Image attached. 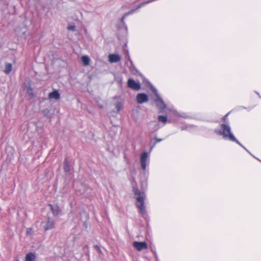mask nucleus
Wrapping results in <instances>:
<instances>
[{
	"instance_id": "6ab92c4d",
	"label": "nucleus",
	"mask_w": 261,
	"mask_h": 261,
	"mask_svg": "<svg viewBox=\"0 0 261 261\" xmlns=\"http://www.w3.org/2000/svg\"><path fill=\"white\" fill-rule=\"evenodd\" d=\"M12 69V65L11 63H7L5 65V68L4 70V72L6 74H9L11 72Z\"/></svg>"
},
{
	"instance_id": "c756f323",
	"label": "nucleus",
	"mask_w": 261,
	"mask_h": 261,
	"mask_svg": "<svg viewBox=\"0 0 261 261\" xmlns=\"http://www.w3.org/2000/svg\"><path fill=\"white\" fill-rule=\"evenodd\" d=\"M247 150L248 151H247V152H248L249 153H250V154H251V155L253 156V157H254V155H252V154L250 152V151H249L247 149Z\"/></svg>"
},
{
	"instance_id": "f3484780",
	"label": "nucleus",
	"mask_w": 261,
	"mask_h": 261,
	"mask_svg": "<svg viewBox=\"0 0 261 261\" xmlns=\"http://www.w3.org/2000/svg\"><path fill=\"white\" fill-rule=\"evenodd\" d=\"M81 61L84 66H88L90 64V59L87 56H83L81 57Z\"/></svg>"
},
{
	"instance_id": "393cba45",
	"label": "nucleus",
	"mask_w": 261,
	"mask_h": 261,
	"mask_svg": "<svg viewBox=\"0 0 261 261\" xmlns=\"http://www.w3.org/2000/svg\"><path fill=\"white\" fill-rule=\"evenodd\" d=\"M68 29L69 30L75 31V27L74 25H69V26L68 27Z\"/></svg>"
},
{
	"instance_id": "0eeeda50",
	"label": "nucleus",
	"mask_w": 261,
	"mask_h": 261,
	"mask_svg": "<svg viewBox=\"0 0 261 261\" xmlns=\"http://www.w3.org/2000/svg\"><path fill=\"white\" fill-rule=\"evenodd\" d=\"M42 224L44 230L46 231L53 228L54 227L55 223V221L53 219L50 218H47L46 220L43 221L42 223Z\"/></svg>"
},
{
	"instance_id": "a211bd4d",
	"label": "nucleus",
	"mask_w": 261,
	"mask_h": 261,
	"mask_svg": "<svg viewBox=\"0 0 261 261\" xmlns=\"http://www.w3.org/2000/svg\"><path fill=\"white\" fill-rule=\"evenodd\" d=\"M159 122H161L165 125L168 122L167 117L166 116L159 115L158 117Z\"/></svg>"
},
{
	"instance_id": "f03ea898",
	"label": "nucleus",
	"mask_w": 261,
	"mask_h": 261,
	"mask_svg": "<svg viewBox=\"0 0 261 261\" xmlns=\"http://www.w3.org/2000/svg\"><path fill=\"white\" fill-rule=\"evenodd\" d=\"M134 193L136 199V206L139 210L141 215L144 216L146 214V208L144 205L146 194L144 192H141L138 189H134Z\"/></svg>"
},
{
	"instance_id": "aec40b11",
	"label": "nucleus",
	"mask_w": 261,
	"mask_h": 261,
	"mask_svg": "<svg viewBox=\"0 0 261 261\" xmlns=\"http://www.w3.org/2000/svg\"><path fill=\"white\" fill-rule=\"evenodd\" d=\"M117 112H118L122 109L123 103L121 101L117 102L115 106Z\"/></svg>"
},
{
	"instance_id": "6e6552de",
	"label": "nucleus",
	"mask_w": 261,
	"mask_h": 261,
	"mask_svg": "<svg viewBox=\"0 0 261 261\" xmlns=\"http://www.w3.org/2000/svg\"><path fill=\"white\" fill-rule=\"evenodd\" d=\"M24 90L26 92L27 95L30 97L34 96L33 90L31 86V82L30 81H26L23 85Z\"/></svg>"
},
{
	"instance_id": "4be33fe9",
	"label": "nucleus",
	"mask_w": 261,
	"mask_h": 261,
	"mask_svg": "<svg viewBox=\"0 0 261 261\" xmlns=\"http://www.w3.org/2000/svg\"><path fill=\"white\" fill-rule=\"evenodd\" d=\"M155 142L150 146V149L152 150V148L155 146V144L159 142H161L163 140L162 139H159L157 138H154Z\"/></svg>"
},
{
	"instance_id": "7ed1b4c3",
	"label": "nucleus",
	"mask_w": 261,
	"mask_h": 261,
	"mask_svg": "<svg viewBox=\"0 0 261 261\" xmlns=\"http://www.w3.org/2000/svg\"><path fill=\"white\" fill-rule=\"evenodd\" d=\"M150 89L155 95L154 102L158 109L163 112L166 108V104L164 102L162 98L159 94L157 90L152 85L150 86Z\"/></svg>"
},
{
	"instance_id": "9b49d317",
	"label": "nucleus",
	"mask_w": 261,
	"mask_h": 261,
	"mask_svg": "<svg viewBox=\"0 0 261 261\" xmlns=\"http://www.w3.org/2000/svg\"><path fill=\"white\" fill-rule=\"evenodd\" d=\"M133 246L139 251L147 248V244L144 242H139L135 241L133 243Z\"/></svg>"
},
{
	"instance_id": "a878e982",
	"label": "nucleus",
	"mask_w": 261,
	"mask_h": 261,
	"mask_svg": "<svg viewBox=\"0 0 261 261\" xmlns=\"http://www.w3.org/2000/svg\"><path fill=\"white\" fill-rule=\"evenodd\" d=\"M155 130H157L158 129H159L160 128V126H159V124H157L155 126Z\"/></svg>"
},
{
	"instance_id": "412c9836",
	"label": "nucleus",
	"mask_w": 261,
	"mask_h": 261,
	"mask_svg": "<svg viewBox=\"0 0 261 261\" xmlns=\"http://www.w3.org/2000/svg\"><path fill=\"white\" fill-rule=\"evenodd\" d=\"M64 171L66 172H69L70 170V167L68 165L67 159H65L64 161Z\"/></svg>"
},
{
	"instance_id": "dca6fc26",
	"label": "nucleus",
	"mask_w": 261,
	"mask_h": 261,
	"mask_svg": "<svg viewBox=\"0 0 261 261\" xmlns=\"http://www.w3.org/2000/svg\"><path fill=\"white\" fill-rule=\"evenodd\" d=\"M36 256L35 253L32 252L28 253L26 254L25 261H36Z\"/></svg>"
},
{
	"instance_id": "f257e3e1",
	"label": "nucleus",
	"mask_w": 261,
	"mask_h": 261,
	"mask_svg": "<svg viewBox=\"0 0 261 261\" xmlns=\"http://www.w3.org/2000/svg\"><path fill=\"white\" fill-rule=\"evenodd\" d=\"M215 133L219 135L222 137L223 139L226 141L235 142L241 147L244 148L247 151V148H245L235 137L233 133L231 131L230 126L227 124H221L220 127L216 128L215 130Z\"/></svg>"
},
{
	"instance_id": "39448f33",
	"label": "nucleus",
	"mask_w": 261,
	"mask_h": 261,
	"mask_svg": "<svg viewBox=\"0 0 261 261\" xmlns=\"http://www.w3.org/2000/svg\"><path fill=\"white\" fill-rule=\"evenodd\" d=\"M167 110L171 112L174 115L179 117H182L184 118H187L188 117V115L186 113H179L177 112L173 106L166 105L165 108Z\"/></svg>"
},
{
	"instance_id": "1a4fd4ad",
	"label": "nucleus",
	"mask_w": 261,
	"mask_h": 261,
	"mask_svg": "<svg viewBox=\"0 0 261 261\" xmlns=\"http://www.w3.org/2000/svg\"><path fill=\"white\" fill-rule=\"evenodd\" d=\"M136 100L139 104L147 102L148 101V96L145 93H139L136 96Z\"/></svg>"
},
{
	"instance_id": "423d86ee",
	"label": "nucleus",
	"mask_w": 261,
	"mask_h": 261,
	"mask_svg": "<svg viewBox=\"0 0 261 261\" xmlns=\"http://www.w3.org/2000/svg\"><path fill=\"white\" fill-rule=\"evenodd\" d=\"M127 86L130 89L138 91L140 89L141 85L139 81H135L132 79H129L127 81Z\"/></svg>"
},
{
	"instance_id": "bb28decb",
	"label": "nucleus",
	"mask_w": 261,
	"mask_h": 261,
	"mask_svg": "<svg viewBox=\"0 0 261 261\" xmlns=\"http://www.w3.org/2000/svg\"><path fill=\"white\" fill-rule=\"evenodd\" d=\"M143 186H144L145 188L147 186V182L146 181H145L143 183H142Z\"/></svg>"
},
{
	"instance_id": "f8f14e48",
	"label": "nucleus",
	"mask_w": 261,
	"mask_h": 261,
	"mask_svg": "<svg viewBox=\"0 0 261 261\" xmlns=\"http://www.w3.org/2000/svg\"><path fill=\"white\" fill-rule=\"evenodd\" d=\"M109 61L110 63H117L121 60V57L117 54H110L108 56Z\"/></svg>"
},
{
	"instance_id": "cd10ccee",
	"label": "nucleus",
	"mask_w": 261,
	"mask_h": 261,
	"mask_svg": "<svg viewBox=\"0 0 261 261\" xmlns=\"http://www.w3.org/2000/svg\"><path fill=\"white\" fill-rule=\"evenodd\" d=\"M154 255H155V257L156 259V260L158 261V255H157V254L155 252H154Z\"/></svg>"
},
{
	"instance_id": "9d476101",
	"label": "nucleus",
	"mask_w": 261,
	"mask_h": 261,
	"mask_svg": "<svg viewBox=\"0 0 261 261\" xmlns=\"http://www.w3.org/2000/svg\"><path fill=\"white\" fill-rule=\"evenodd\" d=\"M154 0H151V1H146L145 2H143V3H142L140 5H139V6L135 8V9H132L131 10H130L129 12L126 13L124 14V16L122 17V19H121V21L122 22H124V18L128 16L129 15H130V14H133L135 12H136V11L139 8H140L142 6L145 5V4H148L151 2H153L154 1Z\"/></svg>"
},
{
	"instance_id": "5701e85b",
	"label": "nucleus",
	"mask_w": 261,
	"mask_h": 261,
	"mask_svg": "<svg viewBox=\"0 0 261 261\" xmlns=\"http://www.w3.org/2000/svg\"><path fill=\"white\" fill-rule=\"evenodd\" d=\"M193 126L191 125H184V126H181V130H190V128L192 127Z\"/></svg>"
},
{
	"instance_id": "2eb2a0df",
	"label": "nucleus",
	"mask_w": 261,
	"mask_h": 261,
	"mask_svg": "<svg viewBox=\"0 0 261 261\" xmlns=\"http://www.w3.org/2000/svg\"><path fill=\"white\" fill-rule=\"evenodd\" d=\"M49 206L50 207L54 216H57L59 214L60 209L58 205L49 204Z\"/></svg>"
},
{
	"instance_id": "20e7f679",
	"label": "nucleus",
	"mask_w": 261,
	"mask_h": 261,
	"mask_svg": "<svg viewBox=\"0 0 261 261\" xmlns=\"http://www.w3.org/2000/svg\"><path fill=\"white\" fill-rule=\"evenodd\" d=\"M149 154L147 152H143L140 155V163L142 169L145 173L147 169V166L149 164Z\"/></svg>"
},
{
	"instance_id": "ddd939ff",
	"label": "nucleus",
	"mask_w": 261,
	"mask_h": 261,
	"mask_svg": "<svg viewBox=\"0 0 261 261\" xmlns=\"http://www.w3.org/2000/svg\"><path fill=\"white\" fill-rule=\"evenodd\" d=\"M60 98V94L58 90H55L48 94V98L50 99L58 100Z\"/></svg>"
},
{
	"instance_id": "c85d7f7f",
	"label": "nucleus",
	"mask_w": 261,
	"mask_h": 261,
	"mask_svg": "<svg viewBox=\"0 0 261 261\" xmlns=\"http://www.w3.org/2000/svg\"><path fill=\"white\" fill-rule=\"evenodd\" d=\"M228 114H226L224 117V119L225 120V119H226L227 116H228Z\"/></svg>"
},
{
	"instance_id": "4468645a",
	"label": "nucleus",
	"mask_w": 261,
	"mask_h": 261,
	"mask_svg": "<svg viewBox=\"0 0 261 261\" xmlns=\"http://www.w3.org/2000/svg\"><path fill=\"white\" fill-rule=\"evenodd\" d=\"M128 60H129V63H130V65H127V66H128V67L129 68L130 72L133 74L137 75L138 74V73L139 72L138 70L136 69V68L135 67V66L133 64V62L130 60V59L129 58V56L128 55Z\"/></svg>"
},
{
	"instance_id": "b1692460",
	"label": "nucleus",
	"mask_w": 261,
	"mask_h": 261,
	"mask_svg": "<svg viewBox=\"0 0 261 261\" xmlns=\"http://www.w3.org/2000/svg\"><path fill=\"white\" fill-rule=\"evenodd\" d=\"M27 233L28 235L32 236L33 233V229L32 228H28L27 229Z\"/></svg>"
}]
</instances>
